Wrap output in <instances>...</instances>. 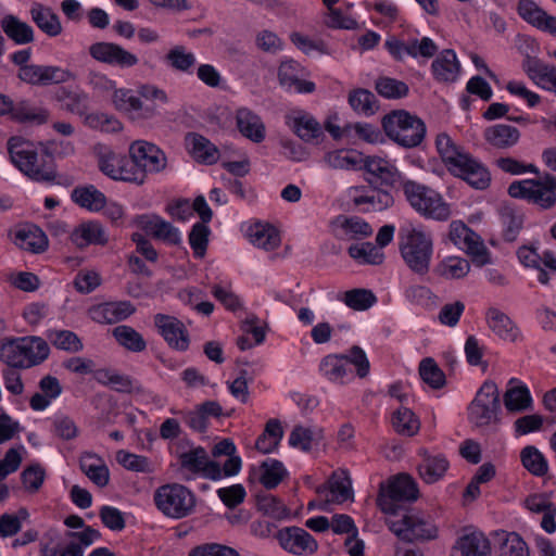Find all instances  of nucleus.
Instances as JSON below:
<instances>
[{
    "label": "nucleus",
    "instance_id": "nucleus-43",
    "mask_svg": "<svg viewBox=\"0 0 556 556\" xmlns=\"http://www.w3.org/2000/svg\"><path fill=\"white\" fill-rule=\"evenodd\" d=\"M469 262L458 256H448L444 258L435 268V273L445 279L463 278L469 273Z\"/></svg>",
    "mask_w": 556,
    "mask_h": 556
},
{
    "label": "nucleus",
    "instance_id": "nucleus-5",
    "mask_svg": "<svg viewBox=\"0 0 556 556\" xmlns=\"http://www.w3.org/2000/svg\"><path fill=\"white\" fill-rule=\"evenodd\" d=\"M401 256L406 266L416 275L429 273L433 255V240L430 233L413 228L400 241Z\"/></svg>",
    "mask_w": 556,
    "mask_h": 556
},
{
    "label": "nucleus",
    "instance_id": "nucleus-39",
    "mask_svg": "<svg viewBox=\"0 0 556 556\" xmlns=\"http://www.w3.org/2000/svg\"><path fill=\"white\" fill-rule=\"evenodd\" d=\"M348 100L355 112L366 116L374 115L379 109L376 96L368 89L357 88L352 90Z\"/></svg>",
    "mask_w": 556,
    "mask_h": 556
},
{
    "label": "nucleus",
    "instance_id": "nucleus-37",
    "mask_svg": "<svg viewBox=\"0 0 556 556\" xmlns=\"http://www.w3.org/2000/svg\"><path fill=\"white\" fill-rule=\"evenodd\" d=\"M251 242L266 251L275 250L280 244V236L277 229L270 225L255 224L249 229Z\"/></svg>",
    "mask_w": 556,
    "mask_h": 556
},
{
    "label": "nucleus",
    "instance_id": "nucleus-10",
    "mask_svg": "<svg viewBox=\"0 0 556 556\" xmlns=\"http://www.w3.org/2000/svg\"><path fill=\"white\" fill-rule=\"evenodd\" d=\"M389 529L403 542L413 543L435 539L438 528L419 514H404L399 520H387Z\"/></svg>",
    "mask_w": 556,
    "mask_h": 556
},
{
    "label": "nucleus",
    "instance_id": "nucleus-8",
    "mask_svg": "<svg viewBox=\"0 0 556 556\" xmlns=\"http://www.w3.org/2000/svg\"><path fill=\"white\" fill-rule=\"evenodd\" d=\"M154 503L166 517L181 519L189 516L195 507L193 493L179 483L159 486L154 492Z\"/></svg>",
    "mask_w": 556,
    "mask_h": 556
},
{
    "label": "nucleus",
    "instance_id": "nucleus-53",
    "mask_svg": "<svg viewBox=\"0 0 556 556\" xmlns=\"http://www.w3.org/2000/svg\"><path fill=\"white\" fill-rule=\"evenodd\" d=\"M392 425L397 433L408 437L417 433L419 429V421L415 414L404 406L394 412Z\"/></svg>",
    "mask_w": 556,
    "mask_h": 556
},
{
    "label": "nucleus",
    "instance_id": "nucleus-33",
    "mask_svg": "<svg viewBox=\"0 0 556 556\" xmlns=\"http://www.w3.org/2000/svg\"><path fill=\"white\" fill-rule=\"evenodd\" d=\"M293 131L305 142L318 143L324 137L320 124L309 114L302 113L292 121Z\"/></svg>",
    "mask_w": 556,
    "mask_h": 556
},
{
    "label": "nucleus",
    "instance_id": "nucleus-64",
    "mask_svg": "<svg viewBox=\"0 0 556 556\" xmlns=\"http://www.w3.org/2000/svg\"><path fill=\"white\" fill-rule=\"evenodd\" d=\"M188 556H240V554L235 548L224 544L204 543L191 548Z\"/></svg>",
    "mask_w": 556,
    "mask_h": 556
},
{
    "label": "nucleus",
    "instance_id": "nucleus-54",
    "mask_svg": "<svg viewBox=\"0 0 556 556\" xmlns=\"http://www.w3.org/2000/svg\"><path fill=\"white\" fill-rule=\"evenodd\" d=\"M12 117L18 122H30L37 125L45 124L48 121V111L43 109H34L28 102L22 101L17 104L12 103L10 112Z\"/></svg>",
    "mask_w": 556,
    "mask_h": 556
},
{
    "label": "nucleus",
    "instance_id": "nucleus-46",
    "mask_svg": "<svg viewBox=\"0 0 556 556\" xmlns=\"http://www.w3.org/2000/svg\"><path fill=\"white\" fill-rule=\"evenodd\" d=\"M53 346L70 353H77L84 349L81 340L71 330H49L47 334Z\"/></svg>",
    "mask_w": 556,
    "mask_h": 556
},
{
    "label": "nucleus",
    "instance_id": "nucleus-22",
    "mask_svg": "<svg viewBox=\"0 0 556 556\" xmlns=\"http://www.w3.org/2000/svg\"><path fill=\"white\" fill-rule=\"evenodd\" d=\"M485 319L489 328L501 340L515 342L518 339V327L504 312L496 307H490L486 311Z\"/></svg>",
    "mask_w": 556,
    "mask_h": 556
},
{
    "label": "nucleus",
    "instance_id": "nucleus-11",
    "mask_svg": "<svg viewBox=\"0 0 556 556\" xmlns=\"http://www.w3.org/2000/svg\"><path fill=\"white\" fill-rule=\"evenodd\" d=\"M179 470L186 472L185 480L192 479L195 475H202L211 480L222 479L220 466L217 462L210 460L207 452L202 446H197L178 455Z\"/></svg>",
    "mask_w": 556,
    "mask_h": 556
},
{
    "label": "nucleus",
    "instance_id": "nucleus-4",
    "mask_svg": "<svg viewBox=\"0 0 556 556\" xmlns=\"http://www.w3.org/2000/svg\"><path fill=\"white\" fill-rule=\"evenodd\" d=\"M402 189L410 206L424 217L439 222L450 218V205L432 188L415 180L406 179L402 181Z\"/></svg>",
    "mask_w": 556,
    "mask_h": 556
},
{
    "label": "nucleus",
    "instance_id": "nucleus-47",
    "mask_svg": "<svg viewBox=\"0 0 556 556\" xmlns=\"http://www.w3.org/2000/svg\"><path fill=\"white\" fill-rule=\"evenodd\" d=\"M435 146L448 170L467 154L462 152L445 132H441L437 136Z\"/></svg>",
    "mask_w": 556,
    "mask_h": 556
},
{
    "label": "nucleus",
    "instance_id": "nucleus-55",
    "mask_svg": "<svg viewBox=\"0 0 556 556\" xmlns=\"http://www.w3.org/2000/svg\"><path fill=\"white\" fill-rule=\"evenodd\" d=\"M349 255L354 260L371 265L381 264L384 257L380 248L370 242L351 245L349 248Z\"/></svg>",
    "mask_w": 556,
    "mask_h": 556
},
{
    "label": "nucleus",
    "instance_id": "nucleus-27",
    "mask_svg": "<svg viewBox=\"0 0 556 556\" xmlns=\"http://www.w3.org/2000/svg\"><path fill=\"white\" fill-rule=\"evenodd\" d=\"M79 465L81 471L98 486L109 484L110 471L104 460L97 454L85 452L80 456Z\"/></svg>",
    "mask_w": 556,
    "mask_h": 556
},
{
    "label": "nucleus",
    "instance_id": "nucleus-12",
    "mask_svg": "<svg viewBox=\"0 0 556 556\" xmlns=\"http://www.w3.org/2000/svg\"><path fill=\"white\" fill-rule=\"evenodd\" d=\"M129 155L135 159L137 167L144 174H159L167 166V157L163 150L146 140H136L129 147Z\"/></svg>",
    "mask_w": 556,
    "mask_h": 556
},
{
    "label": "nucleus",
    "instance_id": "nucleus-63",
    "mask_svg": "<svg viewBox=\"0 0 556 556\" xmlns=\"http://www.w3.org/2000/svg\"><path fill=\"white\" fill-rule=\"evenodd\" d=\"M123 155L113 152L112 150L105 149L99 153L98 164L100 170L108 177L117 180V173L122 163Z\"/></svg>",
    "mask_w": 556,
    "mask_h": 556
},
{
    "label": "nucleus",
    "instance_id": "nucleus-61",
    "mask_svg": "<svg viewBox=\"0 0 556 556\" xmlns=\"http://www.w3.org/2000/svg\"><path fill=\"white\" fill-rule=\"evenodd\" d=\"M505 539L501 543V556H529L527 543L515 533H502Z\"/></svg>",
    "mask_w": 556,
    "mask_h": 556
},
{
    "label": "nucleus",
    "instance_id": "nucleus-17",
    "mask_svg": "<svg viewBox=\"0 0 556 556\" xmlns=\"http://www.w3.org/2000/svg\"><path fill=\"white\" fill-rule=\"evenodd\" d=\"M450 173L475 189L483 190L491 181L490 173L484 165L468 153L456 165L454 164V167H451Z\"/></svg>",
    "mask_w": 556,
    "mask_h": 556
},
{
    "label": "nucleus",
    "instance_id": "nucleus-9",
    "mask_svg": "<svg viewBox=\"0 0 556 556\" xmlns=\"http://www.w3.org/2000/svg\"><path fill=\"white\" fill-rule=\"evenodd\" d=\"M501 410L500 391L494 381L486 380L468 406V417L477 427L497 420Z\"/></svg>",
    "mask_w": 556,
    "mask_h": 556
},
{
    "label": "nucleus",
    "instance_id": "nucleus-45",
    "mask_svg": "<svg viewBox=\"0 0 556 556\" xmlns=\"http://www.w3.org/2000/svg\"><path fill=\"white\" fill-rule=\"evenodd\" d=\"M321 439V430L314 431L311 428L295 426L290 435L289 444L292 447L301 448L303 452H309L314 445H317Z\"/></svg>",
    "mask_w": 556,
    "mask_h": 556
},
{
    "label": "nucleus",
    "instance_id": "nucleus-51",
    "mask_svg": "<svg viewBox=\"0 0 556 556\" xmlns=\"http://www.w3.org/2000/svg\"><path fill=\"white\" fill-rule=\"evenodd\" d=\"M256 506L263 514L278 520L287 518L290 514L280 498L268 493L257 495Z\"/></svg>",
    "mask_w": 556,
    "mask_h": 556
},
{
    "label": "nucleus",
    "instance_id": "nucleus-18",
    "mask_svg": "<svg viewBox=\"0 0 556 556\" xmlns=\"http://www.w3.org/2000/svg\"><path fill=\"white\" fill-rule=\"evenodd\" d=\"M154 324L167 344L178 351H186L190 340L186 326L178 318L165 314H156Z\"/></svg>",
    "mask_w": 556,
    "mask_h": 556
},
{
    "label": "nucleus",
    "instance_id": "nucleus-1",
    "mask_svg": "<svg viewBox=\"0 0 556 556\" xmlns=\"http://www.w3.org/2000/svg\"><path fill=\"white\" fill-rule=\"evenodd\" d=\"M12 163L29 179L36 182H53L56 178L54 157L46 148L38 151L34 144L21 137L8 141Z\"/></svg>",
    "mask_w": 556,
    "mask_h": 556
},
{
    "label": "nucleus",
    "instance_id": "nucleus-28",
    "mask_svg": "<svg viewBox=\"0 0 556 556\" xmlns=\"http://www.w3.org/2000/svg\"><path fill=\"white\" fill-rule=\"evenodd\" d=\"M0 26L5 36L16 45H27L35 40L33 27L16 15H4L0 21Z\"/></svg>",
    "mask_w": 556,
    "mask_h": 556
},
{
    "label": "nucleus",
    "instance_id": "nucleus-13",
    "mask_svg": "<svg viewBox=\"0 0 556 556\" xmlns=\"http://www.w3.org/2000/svg\"><path fill=\"white\" fill-rule=\"evenodd\" d=\"M384 47L396 61H403L406 55L412 58L431 59L438 52V46L429 37L421 39L412 38L407 41L390 37L386 40Z\"/></svg>",
    "mask_w": 556,
    "mask_h": 556
},
{
    "label": "nucleus",
    "instance_id": "nucleus-62",
    "mask_svg": "<svg viewBox=\"0 0 556 556\" xmlns=\"http://www.w3.org/2000/svg\"><path fill=\"white\" fill-rule=\"evenodd\" d=\"M117 180L132 182L136 185H143L146 182L144 174L139 170L135 159L130 155L129 157L123 155L119 172L117 173Z\"/></svg>",
    "mask_w": 556,
    "mask_h": 556
},
{
    "label": "nucleus",
    "instance_id": "nucleus-44",
    "mask_svg": "<svg viewBox=\"0 0 556 556\" xmlns=\"http://www.w3.org/2000/svg\"><path fill=\"white\" fill-rule=\"evenodd\" d=\"M260 482L267 489H275L287 476L282 463L277 459L264 460L261 466Z\"/></svg>",
    "mask_w": 556,
    "mask_h": 556
},
{
    "label": "nucleus",
    "instance_id": "nucleus-29",
    "mask_svg": "<svg viewBox=\"0 0 556 556\" xmlns=\"http://www.w3.org/2000/svg\"><path fill=\"white\" fill-rule=\"evenodd\" d=\"M485 141L496 149H509L517 144L520 139V131L518 128L506 125L496 124L486 127L483 132Z\"/></svg>",
    "mask_w": 556,
    "mask_h": 556
},
{
    "label": "nucleus",
    "instance_id": "nucleus-42",
    "mask_svg": "<svg viewBox=\"0 0 556 556\" xmlns=\"http://www.w3.org/2000/svg\"><path fill=\"white\" fill-rule=\"evenodd\" d=\"M167 65L177 72L189 73L195 65L197 59L185 46L173 47L164 56Z\"/></svg>",
    "mask_w": 556,
    "mask_h": 556
},
{
    "label": "nucleus",
    "instance_id": "nucleus-31",
    "mask_svg": "<svg viewBox=\"0 0 556 556\" xmlns=\"http://www.w3.org/2000/svg\"><path fill=\"white\" fill-rule=\"evenodd\" d=\"M329 491L331 494L327 502L343 503L352 497L353 491L351 486V479L345 471L333 472L328 480V483L317 489L318 493Z\"/></svg>",
    "mask_w": 556,
    "mask_h": 556
},
{
    "label": "nucleus",
    "instance_id": "nucleus-23",
    "mask_svg": "<svg viewBox=\"0 0 556 556\" xmlns=\"http://www.w3.org/2000/svg\"><path fill=\"white\" fill-rule=\"evenodd\" d=\"M419 455L422 457L418 465L420 478L429 484L441 480L450 466L445 456L442 454L431 455L427 450H420Z\"/></svg>",
    "mask_w": 556,
    "mask_h": 556
},
{
    "label": "nucleus",
    "instance_id": "nucleus-32",
    "mask_svg": "<svg viewBox=\"0 0 556 556\" xmlns=\"http://www.w3.org/2000/svg\"><path fill=\"white\" fill-rule=\"evenodd\" d=\"M186 141L191 147V153L194 159L205 164H214L218 161V149L204 136L197 132H189L186 136Z\"/></svg>",
    "mask_w": 556,
    "mask_h": 556
},
{
    "label": "nucleus",
    "instance_id": "nucleus-14",
    "mask_svg": "<svg viewBox=\"0 0 556 556\" xmlns=\"http://www.w3.org/2000/svg\"><path fill=\"white\" fill-rule=\"evenodd\" d=\"M364 168L368 175L366 181L375 189L394 188L405 180L394 165L381 157H367Z\"/></svg>",
    "mask_w": 556,
    "mask_h": 556
},
{
    "label": "nucleus",
    "instance_id": "nucleus-7",
    "mask_svg": "<svg viewBox=\"0 0 556 556\" xmlns=\"http://www.w3.org/2000/svg\"><path fill=\"white\" fill-rule=\"evenodd\" d=\"M508 194L548 210L556 203V177L545 173L538 179L514 181L508 187Z\"/></svg>",
    "mask_w": 556,
    "mask_h": 556
},
{
    "label": "nucleus",
    "instance_id": "nucleus-40",
    "mask_svg": "<svg viewBox=\"0 0 556 556\" xmlns=\"http://www.w3.org/2000/svg\"><path fill=\"white\" fill-rule=\"evenodd\" d=\"M113 337L124 349L139 353L146 350L147 342L143 337L132 327L121 325L113 329Z\"/></svg>",
    "mask_w": 556,
    "mask_h": 556
},
{
    "label": "nucleus",
    "instance_id": "nucleus-41",
    "mask_svg": "<svg viewBox=\"0 0 556 556\" xmlns=\"http://www.w3.org/2000/svg\"><path fill=\"white\" fill-rule=\"evenodd\" d=\"M522 466L533 476L543 477L548 472V463L533 445H527L520 452Z\"/></svg>",
    "mask_w": 556,
    "mask_h": 556
},
{
    "label": "nucleus",
    "instance_id": "nucleus-48",
    "mask_svg": "<svg viewBox=\"0 0 556 556\" xmlns=\"http://www.w3.org/2000/svg\"><path fill=\"white\" fill-rule=\"evenodd\" d=\"M418 371L421 380L432 389H442L446 383L445 374L431 357L420 362Z\"/></svg>",
    "mask_w": 556,
    "mask_h": 556
},
{
    "label": "nucleus",
    "instance_id": "nucleus-19",
    "mask_svg": "<svg viewBox=\"0 0 556 556\" xmlns=\"http://www.w3.org/2000/svg\"><path fill=\"white\" fill-rule=\"evenodd\" d=\"M136 224L155 239L173 245L181 243L179 230L155 214L139 215L136 217Z\"/></svg>",
    "mask_w": 556,
    "mask_h": 556
},
{
    "label": "nucleus",
    "instance_id": "nucleus-49",
    "mask_svg": "<svg viewBox=\"0 0 556 556\" xmlns=\"http://www.w3.org/2000/svg\"><path fill=\"white\" fill-rule=\"evenodd\" d=\"M339 299L354 311H366L377 302L371 290L361 288L345 291Z\"/></svg>",
    "mask_w": 556,
    "mask_h": 556
},
{
    "label": "nucleus",
    "instance_id": "nucleus-59",
    "mask_svg": "<svg viewBox=\"0 0 556 556\" xmlns=\"http://www.w3.org/2000/svg\"><path fill=\"white\" fill-rule=\"evenodd\" d=\"M337 222L340 224L345 233L349 235L352 239L357 237L366 238L372 233L371 226L357 216H339Z\"/></svg>",
    "mask_w": 556,
    "mask_h": 556
},
{
    "label": "nucleus",
    "instance_id": "nucleus-15",
    "mask_svg": "<svg viewBox=\"0 0 556 556\" xmlns=\"http://www.w3.org/2000/svg\"><path fill=\"white\" fill-rule=\"evenodd\" d=\"M88 51L96 61L121 68L132 67L139 62L134 53L114 42H94L89 47Z\"/></svg>",
    "mask_w": 556,
    "mask_h": 556
},
{
    "label": "nucleus",
    "instance_id": "nucleus-2",
    "mask_svg": "<svg viewBox=\"0 0 556 556\" xmlns=\"http://www.w3.org/2000/svg\"><path fill=\"white\" fill-rule=\"evenodd\" d=\"M49 353V345L42 338L23 337L1 345L0 361L10 367L30 368L46 361Z\"/></svg>",
    "mask_w": 556,
    "mask_h": 556
},
{
    "label": "nucleus",
    "instance_id": "nucleus-25",
    "mask_svg": "<svg viewBox=\"0 0 556 556\" xmlns=\"http://www.w3.org/2000/svg\"><path fill=\"white\" fill-rule=\"evenodd\" d=\"M72 242L79 249L89 244L105 245L109 241L103 226L98 222H88L79 225L71 235Z\"/></svg>",
    "mask_w": 556,
    "mask_h": 556
},
{
    "label": "nucleus",
    "instance_id": "nucleus-58",
    "mask_svg": "<svg viewBox=\"0 0 556 556\" xmlns=\"http://www.w3.org/2000/svg\"><path fill=\"white\" fill-rule=\"evenodd\" d=\"M116 459L125 469L130 471L151 473L154 470L149 458L142 455L122 450L117 452Z\"/></svg>",
    "mask_w": 556,
    "mask_h": 556
},
{
    "label": "nucleus",
    "instance_id": "nucleus-50",
    "mask_svg": "<svg viewBox=\"0 0 556 556\" xmlns=\"http://www.w3.org/2000/svg\"><path fill=\"white\" fill-rule=\"evenodd\" d=\"M375 90L386 99H402L409 92L406 83L387 76H381L376 80Z\"/></svg>",
    "mask_w": 556,
    "mask_h": 556
},
{
    "label": "nucleus",
    "instance_id": "nucleus-36",
    "mask_svg": "<svg viewBox=\"0 0 556 556\" xmlns=\"http://www.w3.org/2000/svg\"><path fill=\"white\" fill-rule=\"evenodd\" d=\"M283 437V429L278 419H270L267 421L263 433L255 442V448L263 453L269 454L274 452Z\"/></svg>",
    "mask_w": 556,
    "mask_h": 556
},
{
    "label": "nucleus",
    "instance_id": "nucleus-26",
    "mask_svg": "<svg viewBox=\"0 0 556 556\" xmlns=\"http://www.w3.org/2000/svg\"><path fill=\"white\" fill-rule=\"evenodd\" d=\"M236 121L242 136L257 143L264 140L265 126L257 114L247 108H241L236 113Z\"/></svg>",
    "mask_w": 556,
    "mask_h": 556
},
{
    "label": "nucleus",
    "instance_id": "nucleus-35",
    "mask_svg": "<svg viewBox=\"0 0 556 556\" xmlns=\"http://www.w3.org/2000/svg\"><path fill=\"white\" fill-rule=\"evenodd\" d=\"M463 556H490L489 540L480 532L463 535L455 547Z\"/></svg>",
    "mask_w": 556,
    "mask_h": 556
},
{
    "label": "nucleus",
    "instance_id": "nucleus-60",
    "mask_svg": "<svg viewBox=\"0 0 556 556\" xmlns=\"http://www.w3.org/2000/svg\"><path fill=\"white\" fill-rule=\"evenodd\" d=\"M210 229L205 223H195L189 233V243L194 256L203 257L208 244Z\"/></svg>",
    "mask_w": 556,
    "mask_h": 556
},
{
    "label": "nucleus",
    "instance_id": "nucleus-57",
    "mask_svg": "<svg viewBox=\"0 0 556 556\" xmlns=\"http://www.w3.org/2000/svg\"><path fill=\"white\" fill-rule=\"evenodd\" d=\"M319 368L330 381H340L348 372L343 356L337 354L325 356L320 362Z\"/></svg>",
    "mask_w": 556,
    "mask_h": 556
},
{
    "label": "nucleus",
    "instance_id": "nucleus-6",
    "mask_svg": "<svg viewBox=\"0 0 556 556\" xmlns=\"http://www.w3.org/2000/svg\"><path fill=\"white\" fill-rule=\"evenodd\" d=\"M418 496L419 491L415 480L406 473H400L387 484H380L376 502L382 513L397 515L404 503L414 502Z\"/></svg>",
    "mask_w": 556,
    "mask_h": 556
},
{
    "label": "nucleus",
    "instance_id": "nucleus-16",
    "mask_svg": "<svg viewBox=\"0 0 556 556\" xmlns=\"http://www.w3.org/2000/svg\"><path fill=\"white\" fill-rule=\"evenodd\" d=\"M280 546L294 555H312L318 549L317 541L300 527H287L276 534Z\"/></svg>",
    "mask_w": 556,
    "mask_h": 556
},
{
    "label": "nucleus",
    "instance_id": "nucleus-24",
    "mask_svg": "<svg viewBox=\"0 0 556 556\" xmlns=\"http://www.w3.org/2000/svg\"><path fill=\"white\" fill-rule=\"evenodd\" d=\"M29 13L36 26L47 36L56 37L62 33L63 27L60 17L50 7L34 3Z\"/></svg>",
    "mask_w": 556,
    "mask_h": 556
},
{
    "label": "nucleus",
    "instance_id": "nucleus-34",
    "mask_svg": "<svg viewBox=\"0 0 556 556\" xmlns=\"http://www.w3.org/2000/svg\"><path fill=\"white\" fill-rule=\"evenodd\" d=\"M71 197L80 207L89 211L98 212L106 204L105 195L92 185L75 188Z\"/></svg>",
    "mask_w": 556,
    "mask_h": 556
},
{
    "label": "nucleus",
    "instance_id": "nucleus-52",
    "mask_svg": "<svg viewBox=\"0 0 556 556\" xmlns=\"http://www.w3.org/2000/svg\"><path fill=\"white\" fill-rule=\"evenodd\" d=\"M16 243L24 250L40 253L48 247L46 235L40 229L18 230L15 235Z\"/></svg>",
    "mask_w": 556,
    "mask_h": 556
},
{
    "label": "nucleus",
    "instance_id": "nucleus-30",
    "mask_svg": "<svg viewBox=\"0 0 556 556\" xmlns=\"http://www.w3.org/2000/svg\"><path fill=\"white\" fill-rule=\"evenodd\" d=\"M54 99L61 104V109L79 116L86 115L88 111V94L81 90H74L70 87H60Z\"/></svg>",
    "mask_w": 556,
    "mask_h": 556
},
{
    "label": "nucleus",
    "instance_id": "nucleus-21",
    "mask_svg": "<svg viewBox=\"0 0 556 556\" xmlns=\"http://www.w3.org/2000/svg\"><path fill=\"white\" fill-rule=\"evenodd\" d=\"M433 77L439 83L456 81L460 73V63L452 49L441 51L431 64Z\"/></svg>",
    "mask_w": 556,
    "mask_h": 556
},
{
    "label": "nucleus",
    "instance_id": "nucleus-20",
    "mask_svg": "<svg viewBox=\"0 0 556 556\" xmlns=\"http://www.w3.org/2000/svg\"><path fill=\"white\" fill-rule=\"evenodd\" d=\"M135 312L136 307L129 301H117L91 306L88 309V316L99 324H116Z\"/></svg>",
    "mask_w": 556,
    "mask_h": 556
},
{
    "label": "nucleus",
    "instance_id": "nucleus-3",
    "mask_svg": "<svg viewBox=\"0 0 556 556\" xmlns=\"http://www.w3.org/2000/svg\"><path fill=\"white\" fill-rule=\"evenodd\" d=\"M381 125L386 135L404 148L419 146L426 135L425 123L405 110H394L384 115Z\"/></svg>",
    "mask_w": 556,
    "mask_h": 556
},
{
    "label": "nucleus",
    "instance_id": "nucleus-38",
    "mask_svg": "<svg viewBox=\"0 0 556 556\" xmlns=\"http://www.w3.org/2000/svg\"><path fill=\"white\" fill-rule=\"evenodd\" d=\"M503 402L510 413L523 412L532 407V397L527 386L509 387L504 393Z\"/></svg>",
    "mask_w": 556,
    "mask_h": 556
},
{
    "label": "nucleus",
    "instance_id": "nucleus-56",
    "mask_svg": "<svg viewBox=\"0 0 556 556\" xmlns=\"http://www.w3.org/2000/svg\"><path fill=\"white\" fill-rule=\"evenodd\" d=\"M97 380L104 386H110L116 392L131 393L134 390V381L129 376L109 369L99 370Z\"/></svg>",
    "mask_w": 556,
    "mask_h": 556
}]
</instances>
